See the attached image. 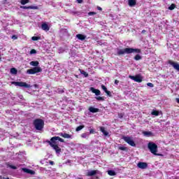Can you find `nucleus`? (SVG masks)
<instances>
[{
    "instance_id": "nucleus-30",
    "label": "nucleus",
    "mask_w": 179,
    "mask_h": 179,
    "mask_svg": "<svg viewBox=\"0 0 179 179\" xmlns=\"http://www.w3.org/2000/svg\"><path fill=\"white\" fill-rule=\"evenodd\" d=\"M41 37H40V36H33L31 38V40L33 41H37L41 40Z\"/></svg>"
},
{
    "instance_id": "nucleus-21",
    "label": "nucleus",
    "mask_w": 179,
    "mask_h": 179,
    "mask_svg": "<svg viewBox=\"0 0 179 179\" xmlns=\"http://www.w3.org/2000/svg\"><path fill=\"white\" fill-rule=\"evenodd\" d=\"M129 6H135L136 5V0H128Z\"/></svg>"
},
{
    "instance_id": "nucleus-9",
    "label": "nucleus",
    "mask_w": 179,
    "mask_h": 179,
    "mask_svg": "<svg viewBox=\"0 0 179 179\" xmlns=\"http://www.w3.org/2000/svg\"><path fill=\"white\" fill-rule=\"evenodd\" d=\"M137 166L138 169H141L142 170H145V169H148V163L146 162H138Z\"/></svg>"
},
{
    "instance_id": "nucleus-18",
    "label": "nucleus",
    "mask_w": 179,
    "mask_h": 179,
    "mask_svg": "<svg viewBox=\"0 0 179 179\" xmlns=\"http://www.w3.org/2000/svg\"><path fill=\"white\" fill-rule=\"evenodd\" d=\"M29 65H31V66H35V68L38 67V65H40V63L38 62V61H32L29 63Z\"/></svg>"
},
{
    "instance_id": "nucleus-29",
    "label": "nucleus",
    "mask_w": 179,
    "mask_h": 179,
    "mask_svg": "<svg viewBox=\"0 0 179 179\" xmlns=\"http://www.w3.org/2000/svg\"><path fill=\"white\" fill-rule=\"evenodd\" d=\"M30 2V0H21L20 3L21 5H26V3H29Z\"/></svg>"
},
{
    "instance_id": "nucleus-35",
    "label": "nucleus",
    "mask_w": 179,
    "mask_h": 179,
    "mask_svg": "<svg viewBox=\"0 0 179 179\" xmlns=\"http://www.w3.org/2000/svg\"><path fill=\"white\" fill-rule=\"evenodd\" d=\"M57 141H59V142H62V143L65 142V140H64V138H62L59 137V136H57Z\"/></svg>"
},
{
    "instance_id": "nucleus-50",
    "label": "nucleus",
    "mask_w": 179,
    "mask_h": 179,
    "mask_svg": "<svg viewBox=\"0 0 179 179\" xmlns=\"http://www.w3.org/2000/svg\"><path fill=\"white\" fill-rule=\"evenodd\" d=\"M77 179H83V178H78Z\"/></svg>"
},
{
    "instance_id": "nucleus-4",
    "label": "nucleus",
    "mask_w": 179,
    "mask_h": 179,
    "mask_svg": "<svg viewBox=\"0 0 179 179\" xmlns=\"http://www.w3.org/2000/svg\"><path fill=\"white\" fill-rule=\"evenodd\" d=\"M148 148L152 155H157V145L156 143L150 142L148 144Z\"/></svg>"
},
{
    "instance_id": "nucleus-16",
    "label": "nucleus",
    "mask_w": 179,
    "mask_h": 179,
    "mask_svg": "<svg viewBox=\"0 0 179 179\" xmlns=\"http://www.w3.org/2000/svg\"><path fill=\"white\" fill-rule=\"evenodd\" d=\"M89 111L90 113H99V111H100V109L97 108H94L93 106H90L89 108Z\"/></svg>"
},
{
    "instance_id": "nucleus-40",
    "label": "nucleus",
    "mask_w": 179,
    "mask_h": 179,
    "mask_svg": "<svg viewBox=\"0 0 179 179\" xmlns=\"http://www.w3.org/2000/svg\"><path fill=\"white\" fill-rule=\"evenodd\" d=\"M11 38H12L13 40H17V36L13 35V36L11 37Z\"/></svg>"
},
{
    "instance_id": "nucleus-31",
    "label": "nucleus",
    "mask_w": 179,
    "mask_h": 179,
    "mask_svg": "<svg viewBox=\"0 0 179 179\" xmlns=\"http://www.w3.org/2000/svg\"><path fill=\"white\" fill-rule=\"evenodd\" d=\"M95 99L98 101H104V97L103 96H96Z\"/></svg>"
},
{
    "instance_id": "nucleus-22",
    "label": "nucleus",
    "mask_w": 179,
    "mask_h": 179,
    "mask_svg": "<svg viewBox=\"0 0 179 179\" xmlns=\"http://www.w3.org/2000/svg\"><path fill=\"white\" fill-rule=\"evenodd\" d=\"M80 73H81V75H83L85 76V78H87L89 76V73H87V72L79 69Z\"/></svg>"
},
{
    "instance_id": "nucleus-34",
    "label": "nucleus",
    "mask_w": 179,
    "mask_h": 179,
    "mask_svg": "<svg viewBox=\"0 0 179 179\" xmlns=\"http://www.w3.org/2000/svg\"><path fill=\"white\" fill-rule=\"evenodd\" d=\"M119 150L126 151V150H128V148L127 147L121 146V147H119Z\"/></svg>"
},
{
    "instance_id": "nucleus-49",
    "label": "nucleus",
    "mask_w": 179,
    "mask_h": 179,
    "mask_svg": "<svg viewBox=\"0 0 179 179\" xmlns=\"http://www.w3.org/2000/svg\"><path fill=\"white\" fill-rule=\"evenodd\" d=\"M1 179H9V178H5V177H3V178H1Z\"/></svg>"
},
{
    "instance_id": "nucleus-28",
    "label": "nucleus",
    "mask_w": 179,
    "mask_h": 179,
    "mask_svg": "<svg viewBox=\"0 0 179 179\" xmlns=\"http://www.w3.org/2000/svg\"><path fill=\"white\" fill-rule=\"evenodd\" d=\"M152 115H155V117H157L159 114V110H152L151 113Z\"/></svg>"
},
{
    "instance_id": "nucleus-25",
    "label": "nucleus",
    "mask_w": 179,
    "mask_h": 179,
    "mask_svg": "<svg viewBox=\"0 0 179 179\" xmlns=\"http://www.w3.org/2000/svg\"><path fill=\"white\" fill-rule=\"evenodd\" d=\"M83 128H85V125H80L76 127V132H79V131H82V129H83Z\"/></svg>"
},
{
    "instance_id": "nucleus-24",
    "label": "nucleus",
    "mask_w": 179,
    "mask_h": 179,
    "mask_svg": "<svg viewBox=\"0 0 179 179\" xmlns=\"http://www.w3.org/2000/svg\"><path fill=\"white\" fill-rule=\"evenodd\" d=\"M176 8H177V6L175 3H172L169 8L168 9L169 10H174V9H176Z\"/></svg>"
},
{
    "instance_id": "nucleus-32",
    "label": "nucleus",
    "mask_w": 179,
    "mask_h": 179,
    "mask_svg": "<svg viewBox=\"0 0 179 179\" xmlns=\"http://www.w3.org/2000/svg\"><path fill=\"white\" fill-rule=\"evenodd\" d=\"M7 166L9 167L10 169H12L13 170H16V169H17V167H16L15 166H13L10 164H8Z\"/></svg>"
},
{
    "instance_id": "nucleus-7",
    "label": "nucleus",
    "mask_w": 179,
    "mask_h": 179,
    "mask_svg": "<svg viewBox=\"0 0 179 179\" xmlns=\"http://www.w3.org/2000/svg\"><path fill=\"white\" fill-rule=\"evenodd\" d=\"M41 67H34L32 69H28L27 73L29 75H34L35 73H38L41 72Z\"/></svg>"
},
{
    "instance_id": "nucleus-48",
    "label": "nucleus",
    "mask_w": 179,
    "mask_h": 179,
    "mask_svg": "<svg viewBox=\"0 0 179 179\" xmlns=\"http://www.w3.org/2000/svg\"><path fill=\"white\" fill-rule=\"evenodd\" d=\"M176 101H177V103H179V98H177V99H176Z\"/></svg>"
},
{
    "instance_id": "nucleus-15",
    "label": "nucleus",
    "mask_w": 179,
    "mask_h": 179,
    "mask_svg": "<svg viewBox=\"0 0 179 179\" xmlns=\"http://www.w3.org/2000/svg\"><path fill=\"white\" fill-rule=\"evenodd\" d=\"M76 38H78V40H80L81 41H83V40H86V36L82 34H77Z\"/></svg>"
},
{
    "instance_id": "nucleus-19",
    "label": "nucleus",
    "mask_w": 179,
    "mask_h": 179,
    "mask_svg": "<svg viewBox=\"0 0 179 179\" xmlns=\"http://www.w3.org/2000/svg\"><path fill=\"white\" fill-rule=\"evenodd\" d=\"M22 171H24V173H27V174H34V171L27 168H22Z\"/></svg>"
},
{
    "instance_id": "nucleus-38",
    "label": "nucleus",
    "mask_w": 179,
    "mask_h": 179,
    "mask_svg": "<svg viewBox=\"0 0 179 179\" xmlns=\"http://www.w3.org/2000/svg\"><path fill=\"white\" fill-rule=\"evenodd\" d=\"M89 16H93V15H96V12L90 11L88 13Z\"/></svg>"
},
{
    "instance_id": "nucleus-17",
    "label": "nucleus",
    "mask_w": 179,
    "mask_h": 179,
    "mask_svg": "<svg viewBox=\"0 0 179 179\" xmlns=\"http://www.w3.org/2000/svg\"><path fill=\"white\" fill-rule=\"evenodd\" d=\"M101 132H102V134H103L104 136H108V132L107 131H106V127H101L99 128Z\"/></svg>"
},
{
    "instance_id": "nucleus-42",
    "label": "nucleus",
    "mask_w": 179,
    "mask_h": 179,
    "mask_svg": "<svg viewBox=\"0 0 179 179\" xmlns=\"http://www.w3.org/2000/svg\"><path fill=\"white\" fill-rule=\"evenodd\" d=\"M49 164H50V166H54L55 164L54 161H50Z\"/></svg>"
},
{
    "instance_id": "nucleus-8",
    "label": "nucleus",
    "mask_w": 179,
    "mask_h": 179,
    "mask_svg": "<svg viewBox=\"0 0 179 179\" xmlns=\"http://www.w3.org/2000/svg\"><path fill=\"white\" fill-rule=\"evenodd\" d=\"M129 79L131 80H134V82H137L138 83H141L142 82V77L139 75L137 76H129Z\"/></svg>"
},
{
    "instance_id": "nucleus-2",
    "label": "nucleus",
    "mask_w": 179,
    "mask_h": 179,
    "mask_svg": "<svg viewBox=\"0 0 179 179\" xmlns=\"http://www.w3.org/2000/svg\"><path fill=\"white\" fill-rule=\"evenodd\" d=\"M56 141H57V136H54L50 138V141H47L46 142L47 143H49L50 146H51V148H52L54 150H55L57 154L59 155L62 150L61 148L58 146V145H55Z\"/></svg>"
},
{
    "instance_id": "nucleus-14",
    "label": "nucleus",
    "mask_w": 179,
    "mask_h": 179,
    "mask_svg": "<svg viewBox=\"0 0 179 179\" xmlns=\"http://www.w3.org/2000/svg\"><path fill=\"white\" fill-rule=\"evenodd\" d=\"M21 9H38L37 6H20Z\"/></svg>"
},
{
    "instance_id": "nucleus-20",
    "label": "nucleus",
    "mask_w": 179,
    "mask_h": 179,
    "mask_svg": "<svg viewBox=\"0 0 179 179\" xmlns=\"http://www.w3.org/2000/svg\"><path fill=\"white\" fill-rule=\"evenodd\" d=\"M142 134L144 135V136H153V133H152V131H144L142 132Z\"/></svg>"
},
{
    "instance_id": "nucleus-12",
    "label": "nucleus",
    "mask_w": 179,
    "mask_h": 179,
    "mask_svg": "<svg viewBox=\"0 0 179 179\" xmlns=\"http://www.w3.org/2000/svg\"><path fill=\"white\" fill-rule=\"evenodd\" d=\"M59 135L62 136V138H64L66 139H71L72 138V135L68 134L66 133H59Z\"/></svg>"
},
{
    "instance_id": "nucleus-6",
    "label": "nucleus",
    "mask_w": 179,
    "mask_h": 179,
    "mask_svg": "<svg viewBox=\"0 0 179 179\" xmlns=\"http://www.w3.org/2000/svg\"><path fill=\"white\" fill-rule=\"evenodd\" d=\"M123 141L126 142V143H128L130 146H132L133 148H135L136 146V144L135 143V141H134V139H132V137L131 136H123L122 137Z\"/></svg>"
},
{
    "instance_id": "nucleus-23",
    "label": "nucleus",
    "mask_w": 179,
    "mask_h": 179,
    "mask_svg": "<svg viewBox=\"0 0 179 179\" xmlns=\"http://www.w3.org/2000/svg\"><path fill=\"white\" fill-rule=\"evenodd\" d=\"M10 73L13 75H17V69L16 68H11L10 69Z\"/></svg>"
},
{
    "instance_id": "nucleus-46",
    "label": "nucleus",
    "mask_w": 179,
    "mask_h": 179,
    "mask_svg": "<svg viewBox=\"0 0 179 179\" xmlns=\"http://www.w3.org/2000/svg\"><path fill=\"white\" fill-rule=\"evenodd\" d=\"M97 9L98 10H103V8H101V7L100 6H97Z\"/></svg>"
},
{
    "instance_id": "nucleus-45",
    "label": "nucleus",
    "mask_w": 179,
    "mask_h": 179,
    "mask_svg": "<svg viewBox=\"0 0 179 179\" xmlns=\"http://www.w3.org/2000/svg\"><path fill=\"white\" fill-rule=\"evenodd\" d=\"M90 134H94V129H91L90 131Z\"/></svg>"
},
{
    "instance_id": "nucleus-13",
    "label": "nucleus",
    "mask_w": 179,
    "mask_h": 179,
    "mask_svg": "<svg viewBox=\"0 0 179 179\" xmlns=\"http://www.w3.org/2000/svg\"><path fill=\"white\" fill-rule=\"evenodd\" d=\"M41 29H42V30H44L45 31H50V27L48 26V24H47V23L42 24Z\"/></svg>"
},
{
    "instance_id": "nucleus-1",
    "label": "nucleus",
    "mask_w": 179,
    "mask_h": 179,
    "mask_svg": "<svg viewBox=\"0 0 179 179\" xmlns=\"http://www.w3.org/2000/svg\"><path fill=\"white\" fill-rule=\"evenodd\" d=\"M117 52L116 53V55H118L119 57L125 54H132L134 52H135L136 54H141V52H142V50H141V49L132 48H125L124 49L117 48Z\"/></svg>"
},
{
    "instance_id": "nucleus-26",
    "label": "nucleus",
    "mask_w": 179,
    "mask_h": 179,
    "mask_svg": "<svg viewBox=\"0 0 179 179\" xmlns=\"http://www.w3.org/2000/svg\"><path fill=\"white\" fill-rule=\"evenodd\" d=\"M134 59H135V61H140V59H142V56L138 54L134 57Z\"/></svg>"
},
{
    "instance_id": "nucleus-3",
    "label": "nucleus",
    "mask_w": 179,
    "mask_h": 179,
    "mask_svg": "<svg viewBox=\"0 0 179 179\" xmlns=\"http://www.w3.org/2000/svg\"><path fill=\"white\" fill-rule=\"evenodd\" d=\"M44 124V120L40 118H36L33 121V125L36 131H43Z\"/></svg>"
},
{
    "instance_id": "nucleus-44",
    "label": "nucleus",
    "mask_w": 179,
    "mask_h": 179,
    "mask_svg": "<svg viewBox=\"0 0 179 179\" xmlns=\"http://www.w3.org/2000/svg\"><path fill=\"white\" fill-rule=\"evenodd\" d=\"M78 3H82L83 2V0H77Z\"/></svg>"
},
{
    "instance_id": "nucleus-39",
    "label": "nucleus",
    "mask_w": 179,
    "mask_h": 179,
    "mask_svg": "<svg viewBox=\"0 0 179 179\" xmlns=\"http://www.w3.org/2000/svg\"><path fill=\"white\" fill-rule=\"evenodd\" d=\"M87 134L83 133V134H81V138H87Z\"/></svg>"
},
{
    "instance_id": "nucleus-11",
    "label": "nucleus",
    "mask_w": 179,
    "mask_h": 179,
    "mask_svg": "<svg viewBox=\"0 0 179 179\" xmlns=\"http://www.w3.org/2000/svg\"><path fill=\"white\" fill-rule=\"evenodd\" d=\"M97 173H99L98 170L89 171L87 173V177H92V176H96V174H97Z\"/></svg>"
},
{
    "instance_id": "nucleus-43",
    "label": "nucleus",
    "mask_w": 179,
    "mask_h": 179,
    "mask_svg": "<svg viewBox=\"0 0 179 179\" xmlns=\"http://www.w3.org/2000/svg\"><path fill=\"white\" fill-rule=\"evenodd\" d=\"M120 83V81L118 80H115V85H118Z\"/></svg>"
},
{
    "instance_id": "nucleus-36",
    "label": "nucleus",
    "mask_w": 179,
    "mask_h": 179,
    "mask_svg": "<svg viewBox=\"0 0 179 179\" xmlns=\"http://www.w3.org/2000/svg\"><path fill=\"white\" fill-rule=\"evenodd\" d=\"M30 54L33 55V54H37V51L35 49H32L30 51Z\"/></svg>"
},
{
    "instance_id": "nucleus-41",
    "label": "nucleus",
    "mask_w": 179,
    "mask_h": 179,
    "mask_svg": "<svg viewBox=\"0 0 179 179\" xmlns=\"http://www.w3.org/2000/svg\"><path fill=\"white\" fill-rule=\"evenodd\" d=\"M106 93L108 96H109V97H111V92L108 90Z\"/></svg>"
},
{
    "instance_id": "nucleus-37",
    "label": "nucleus",
    "mask_w": 179,
    "mask_h": 179,
    "mask_svg": "<svg viewBox=\"0 0 179 179\" xmlns=\"http://www.w3.org/2000/svg\"><path fill=\"white\" fill-rule=\"evenodd\" d=\"M147 86H148L149 87H155V85H153V83H147Z\"/></svg>"
},
{
    "instance_id": "nucleus-5",
    "label": "nucleus",
    "mask_w": 179,
    "mask_h": 179,
    "mask_svg": "<svg viewBox=\"0 0 179 179\" xmlns=\"http://www.w3.org/2000/svg\"><path fill=\"white\" fill-rule=\"evenodd\" d=\"M11 85H14L15 86H19L20 87H25L26 89H30V87H31V85L24 82L13 81L11 82Z\"/></svg>"
},
{
    "instance_id": "nucleus-47",
    "label": "nucleus",
    "mask_w": 179,
    "mask_h": 179,
    "mask_svg": "<svg viewBox=\"0 0 179 179\" xmlns=\"http://www.w3.org/2000/svg\"><path fill=\"white\" fill-rule=\"evenodd\" d=\"M141 33H142L143 34H145L146 33V30L143 29V30L141 31Z\"/></svg>"
},
{
    "instance_id": "nucleus-33",
    "label": "nucleus",
    "mask_w": 179,
    "mask_h": 179,
    "mask_svg": "<svg viewBox=\"0 0 179 179\" xmlns=\"http://www.w3.org/2000/svg\"><path fill=\"white\" fill-rule=\"evenodd\" d=\"M101 87L102 90L105 92V93L108 91L107 87L105 86L104 85H102L101 86Z\"/></svg>"
},
{
    "instance_id": "nucleus-10",
    "label": "nucleus",
    "mask_w": 179,
    "mask_h": 179,
    "mask_svg": "<svg viewBox=\"0 0 179 179\" xmlns=\"http://www.w3.org/2000/svg\"><path fill=\"white\" fill-rule=\"evenodd\" d=\"M90 90L92 93H94L96 96H100L101 94V92H100V90L96 89L93 87H90Z\"/></svg>"
},
{
    "instance_id": "nucleus-27",
    "label": "nucleus",
    "mask_w": 179,
    "mask_h": 179,
    "mask_svg": "<svg viewBox=\"0 0 179 179\" xmlns=\"http://www.w3.org/2000/svg\"><path fill=\"white\" fill-rule=\"evenodd\" d=\"M108 174L109 176H117V173H115V171H113V170H110L108 171Z\"/></svg>"
}]
</instances>
